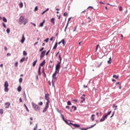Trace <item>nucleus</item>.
Listing matches in <instances>:
<instances>
[{
  "instance_id": "obj_1",
  "label": "nucleus",
  "mask_w": 130,
  "mask_h": 130,
  "mask_svg": "<svg viewBox=\"0 0 130 130\" xmlns=\"http://www.w3.org/2000/svg\"><path fill=\"white\" fill-rule=\"evenodd\" d=\"M27 23H28V19H24V16H21L19 18V24L20 25H22V24H23V25H26Z\"/></svg>"
},
{
  "instance_id": "obj_2",
  "label": "nucleus",
  "mask_w": 130,
  "mask_h": 130,
  "mask_svg": "<svg viewBox=\"0 0 130 130\" xmlns=\"http://www.w3.org/2000/svg\"><path fill=\"white\" fill-rule=\"evenodd\" d=\"M57 74L58 73H56V72H55L52 75V78H53L52 80V86H54V82H55L57 80V78H56V75H57Z\"/></svg>"
},
{
  "instance_id": "obj_3",
  "label": "nucleus",
  "mask_w": 130,
  "mask_h": 130,
  "mask_svg": "<svg viewBox=\"0 0 130 130\" xmlns=\"http://www.w3.org/2000/svg\"><path fill=\"white\" fill-rule=\"evenodd\" d=\"M60 63H61L60 61L58 62L56 66L55 73H56L57 74H58V73H59V70H60Z\"/></svg>"
},
{
  "instance_id": "obj_4",
  "label": "nucleus",
  "mask_w": 130,
  "mask_h": 130,
  "mask_svg": "<svg viewBox=\"0 0 130 130\" xmlns=\"http://www.w3.org/2000/svg\"><path fill=\"white\" fill-rule=\"evenodd\" d=\"M32 108H34V109H35V110H36V111H39V110H40V107H39V106L38 105H36V104H34L32 103Z\"/></svg>"
},
{
  "instance_id": "obj_5",
  "label": "nucleus",
  "mask_w": 130,
  "mask_h": 130,
  "mask_svg": "<svg viewBox=\"0 0 130 130\" xmlns=\"http://www.w3.org/2000/svg\"><path fill=\"white\" fill-rule=\"evenodd\" d=\"M4 87H5L4 91L5 92H8L9 91V83H8V81H5Z\"/></svg>"
},
{
  "instance_id": "obj_6",
  "label": "nucleus",
  "mask_w": 130,
  "mask_h": 130,
  "mask_svg": "<svg viewBox=\"0 0 130 130\" xmlns=\"http://www.w3.org/2000/svg\"><path fill=\"white\" fill-rule=\"evenodd\" d=\"M45 53H46V51H43L41 52L40 55V59H42V58L44 57L45 55Z\"/></svg>"
},
{
  "instance_id": "obj_7",
  "label": "nucleus",
  "mask_w": 130,
  "mask_h": 130,
  "mask_svg": "<svg viewBox=\"0 0 130 130\" xmlns=\"http://www.w3.org/2000/svg\"><path fill=\"white\" fill-rule=\"evenodd\" d=\"M106 119H107V115H104L100 120V122H102V121H104Z\"/></svg>"
},
{
  "instance_id": "obj_8",
  "label": "nucleus",
  "mask_w": 130,
  "mask_h": 130,
  "mask_svg": "<svg viewBox=\"0 0 130 130\" xmlns=\"http://www.w3.org/2000/svg\"><path fill=\"white\" fill-rule=\"evenodd\" d=\"M45 99H46L47 101H49V94L48 93L45 94Z\"/></svg>"
},
{
  "instance_id": "obj_9",
  "label": "nucleus",
  "mask_w": 130,
  "mask_h": 130,
  "mask_svg": "<svg viewBox=\"0 0 130 130\" xmlns=\"http://www.w3.org/2000/svg\"><path fill=\"white\" fill-rule=\"evenodd\" d=\"M70 124L73 125V126H75V127H80V124H73V123H72V122H70Z\"/></svg>"
},
{
  "instance_id": "obj_10",
  "label": "nucleus",
  "mask_w": 130,
  "mask_h": 130,
  "mask_svg": "<svg viewBox=\"0 0 130 130\" xmlns=\"http://www.w3.org/2000/svg\"><path fill=\"white\" fill-rule=\"evenodd\" d=\"M25 35L23 34L22 35V39L21 40V43H24V42H25Z\"/></svg>"
},
{
  "instance_id": "obj_11",
  "label": "nucleus",
  "mask_w": 130,
  "mask_h": 130,
  "mask_svg": "<svg viewBox=\"0 0 130 130\" xmlns=\"http://www.w3.org/2000/svg\"><path fill=\"white\" fill-rule=\"evenodd\" d=\"M95 125H96V124H94V125H91L90 127H88V128H92V127H94V126H95ZM80 129L86 130V129H88V128L87 129H86L85 128H81Z\"/></svg>"
},
{
  "instance_id": "obj_12",
  "label": "nucleus",
  "mask_w": 130,
  "mask_h": 130,
  "mask_svg": "<svg viewBox=\"0 0 130 130\" xmlns=\"http://www.w3.org/2000/svg\"><path fill=\"white\" fill-rule=\"evenodd\" d=\"M11 105V103H5V108H9L10 107V106Z\"/></svg>"
},
{
  "instance_id": "obj_13",
  "label": "nucleus",
  "mask_w": 130,
  "mask_h": 130,
  "mask_svg": "<svg viewBox=\"0 0 130 130\" xmlns=\"http://www.w3.org/2000/svg\"><path fill=\"white\" fill-rule=\"evenodd\" d=\"M54 21H55V18H52L50 22L51 23H52V24H53V25H54V24H55V22H54Z\"/></svg>"
},
{
  "instance_id": "obj_14",
  "label": "nucleus",
  "mask_w": 130,
  "mask_h": 130,
  "mask_svg": "<svg viewBox=\"0 0 130 130\" xmlns=\"http://www.w3.org/2000/svg\"><path fill=\"white\" fill-rule=\"evenodd\" d=\"M71 18H69L68 19V23H67V26L65 28V29H64V31H67V28H68V26H69V23L70 22V21H71Z\"/></svg>"
},
{
  "instance_id": "obj_15",
  "label": "nucleus",
  "mask_w": 130,
  "mask_h": 130,
  "mask_svg": "<svg viewBox=\"0 0 130 130\" xmlns=\"http://www.w3.org/2000/svg\"><path fill=\"white\" fill-rule=\"evenodd\" d=\"M41 67L39 66V70H38V75L39 76H41Z\"/></svg>"
},
{
  "instance_id": "obj_16",
  "label": "nucleus",
  "mask_w": 130,
  "mask_h": 130,
  "mask_svg": "<svg viewBox=\"0 0 130 130\" xmlns=\"http://www.w3.org/2000/svg\"><path fill=\"white\" fill-rule=\"evenodd\" d=\"M45 64V60H44L42 63H40V67L41 68V67H43Z\"/></svg>"
},
{
  "instance_id": "obj_17",
  "label": "nucleus",
  "mask_w": 130,
  "mask_h": 130,
  "mask_svg": "<svg viewBox=\"0 0 130 130\" xmlns=\"http://www.w3.org/2000/svg\"><path fill=\"white\" fill-rule=\"evenodd\" d=\"M94 116H95V114H92L91 116L90 119H91L92 121H94V120H95V118H94Z\"/></svg>"
},
{
  "instance_id": "obj_18",
  "label": "nucleus",
  "mask_w": 130,
  "mask_h": 130,
  "mask_svg": "<svg viewBox=\"0 0 130 130\" xmlns=\"http://www.w3.org/2000/svg\"><path fill=\"white\" fill-rule=\"evenodd\" d=\"M81 101H80V103H83V102H84V101H85L86 100V99H85V98L81 96Z\"/></svg>"
},
{
  "instance_id": "obj_19",
  "label": "nucleus",
  "mask_w": 130,
  "mask_h": 130,
  "mask_svg": "<svg viewBox=\"0 0 130 130\" xmlns=\"http://www.w3.org/2000/svg\"><path fill=\"white\" fill-rule=\"evenodd\" d=\"M107 62L108 63H109V64H110L111 62H112V59H111V57L109 58V60H108Z\"/></svg>"
},
{
  "instance_id": "obj_20",
  "label": "nucleus",
  "mask_w": 130,
  "mask_h": 130,
  "mask_svg": "<svg viewBox=\"0 0 130 130\" xmlns=\"http://www.w3.org/2000/svg\"><path fill=\"white\" fill-rule=\"evenodd\" d=\"M17 91H18V92H21V91H22V87H21V85H20V86L17 88Z\"/></svg>"
},
{
  "instance_id": "obj_21",
  "label": "nucleus",
  "mask_w": 130,
  "mask_h": 130,
  "mask_svg": "<svg viewBox=\"0 0 130 130\" xmlns=\"http://www.w3.org/2000/svg\"><path fill=\"white\" fill-rule=\"evenodd\" d=\"M36 63H37V59H36V60L35 61H34L32 63V66L35 67L36 66Z\"/></svg>"
},
{
  "instance_id": "obj_22",
  "label": "nucleus",
  "mask_w": 130,
  "mask_h": 130,
  "mask_svg": "<svg viewBox=\"0 0 130 130\" xmlns=\"http://www.w3.org/2000/svg\"><path fill=\"white\" fill-rule=\"evenodd\" d=\"M44 23H45V20H43L42 22L41 23L40 26L43 27V25H44Z\"/></svg>"
},
{
  "instance_id": "obj_23",
  "label": "nucleus",
  "mask_w": 130,
  "mask_h": 130,
  "mask_svg": "<svg viewBox=\"0 0 130 130\" xmlns=\"http://www.w3.org/2000/svg\"><path fill=\"white\" fill-rule=\"evenodd\" d=\"M56 47H57V42H56L54 46L53 49H56Z\"/></svg>"
},
{
  "instance_id": "obj_24",
  "label": "nucleus",
  "mask_w": 130,
  "mask_h": 130,
  "mask_svg": "<svg viewBox=\"0 0 130 130\" xmlns=\"http://www.w3.org/2000/svg\"><path fill=\"white\" fill-rule=\"evenodd\" d=\"M46 107L48 108L49 107V101H47V102L46 103Z\"/></svg>"
},
{
  "instance_id": "obj_25",
  "label": "nucleus",
  "mask_w": 130,
  "mask_h": 130,
  "mask_svg": "<svg viewBox=\"0 0 130 130\" xmlns=\"http://www.w3.org/2000/svg\"><path fill=\"white\" fill-rule=\"evenodd\" d=\"M47 11H49V9L47 8V10H45L42 13V15H44V14H45V13H46V12H47Z\"/></svg>"
},
{
  "instance_id": "obj_26",
  "label": "nucleus",
  "mask_w": 130,
  "mask_h": 130,
  "mask_svg": "<svg viewBox=\"0 0 130 130\" xmlns=\"http://www.w3.org/2000/svg\"><path fill=\"white\" fill-rule=\"evenodd\" d=\"M3 20L4 21V22H5V23H7L8 22V20H7V18H6V17H3Z\"/></svg>"
},
{
  "instance_id": "obj_27",
  "label": "nucleus",
  "mask_w": 130,
  "mask_h": 130,
  "mask_svg": "<svg viewBox=\"0 0 130 130\" xmlns=\"http://www.w3.org/2000/svg\"><path fill=\"white\" fill-rule=\"evenodd\" d=\"M113 77L115 78V79H118V78H119V77L118 76H116V75H113Z\"/></svg>"
},
{
  "instance_id": "obj_28",
  "label": "nucleus",
  "mask_w": 130,
  "mask_h": 130,
  "mask_svg": "<svg viewBox=\"0 0 130 130\" xmlns=\"http://www.w3.org/2000/svg\"><path fill=\"white\" fill-rule=\"evenodd\" d=\"M72 108L74 109V111H75V110H77V107L75 106H72Z\"/></svg>"
},
{
  "instance_id": "obj_29",
  "label": "nucleus",
  "mask_w": 130,
  "mask_h": 130,
  "mask_svg": "<svg viewBox=\"0 0 130 130\" xmlns=\"http://www.w3.org/2000/svg\"><path fill=\"white\" fill-rule=\"evenodd\" d=\"M25 61V57H23L20 60V62H23V61Z\"/></svg>"
},
{
  "instance_id": "obj_30",
  "label": "nucleus",
  "mask_w": 130,
  "mask_h": 130,
  "mask_svg": "<svg viewBox=\"0 0 130 130\" xmlns=\"http://www.w3.org/2000/svg\"><path fill=\"white\" fill-rule=\"evenodd\" d=\"M113 108L115 107V108L114 109V110H116V109H117V106H116L115 104H113Z\"/></svg>"
},
{
  "instance_id": "obj_31",
  "label": "nucleus",
  "mask_w": 130,
  "mask_h": 130,
  "mask_svg": "<svg viewBox=\"0 0 130 130\" xmlns=\"http://www.w3.org/2000/svg\"><path fill=\"white\" fill-rule=\"evenodd\" d=\"M48 108H47V107H45V108L44 109L43 111V112L44 113V112H46V110H47V109Z\"/></svg>"
},
{
  "instance_id": "obj_32",
  "label": "nucleus",
  "mask_w": 130,
  "mask_h": 130,
  "mask_svg": "<svg viewBox=\"0 0 130 130\" xmlns=\"http://www.w3.org/2000/svg\"><path fill=\"white\" fill-rule=\"evenodd\" d=\"M19 7H20V8H23V3L21 2L19 4Z\"/></svg>"
},
{
  "instance_id": "obj_33",
  "label": "nucleus",
  "mask_w": 130,
  "mask_h": 130,
  "mask_svg": "<svg viewBox=\"0 0 130 130\" xmlns=\"http://www.w3.org/2000/svg\"><path fill=\"white\" fill-rule=\"evenodd\" d=\"M10 31L11 30H10V28H7L6 30L7 33H8V34H9V33H10Z\"/></svg>"
},
{
  "instance_id": "obj_34",
  "label": "nucleus",
  "mask_w": 130,
  "mask_h": 130,
  "mask_svg": "<svg viewBox=\"0 0 130 130\" xmlns=\"http://www.w3.org/2000/svg\"><path fill=\"white\" fill-rule=\"evenodd\" d=\"M23 55L26 56V55H27V53L25 51H23Z\"/></svg>"
},
{
  "instance_id": "obj_35",
  "label": "nucleus",
  "mask_w": 130,
  "mask_h": 130,
  "mask_svg": "<svg viewBox=\"0 0 130 130\" xmlns=\"http://www.w3.org/2000/svg\"><path fill=\"white\" fill-rule=\"evenodd\" d=\"M4 113V110L0 109V114H3Z\"/></svg>"
},
{
  "instance_id": "obj_36",
  "label": "nucleus",
  "mask_w": 130,
  "mask_h": 130,
  "mask_svg": "<svg viewBox=\"0 0 130 130\" xmlns=\"http://www.w3.org/2000/svg\"><path fill=\"white\" fill-rule=\"evenodd\" d=\"M61 43H62V44L64 46V43H65V42H64V40L63 39L61 41Z\"/></svg>"
},
{
  "instance_id": "obj_37",
  "label": "nucleus",
  "mask_w": 130,
  "mask_h": 130,
  "mask_svg": "<svg viewBox=\"0 0 130 130\" xmlns=\"http://www.w3.org/2000/svg\"><path fill=\"white\" fill-rule=\"evenodd\" d=\"M38 105H40V106L43 105V103L42 102H40L38 103Z\"/></svg>"
},
{
  "instance_id": "obj_38",
  "label": "nucleus",
  "mask_w": 130,
  "mask_h": 130,
  "mask_svg": "<svg viewBox=\"0 0 130 130\" xmlns=\"http://www.w3.org/2000/svg\"><path fill=\"white\" fill-rule=\"evenodd\" d=\"M19 83H22V82H23V78H20V79H19Z\"/></svg>"
},
{
  "instance_id": "obj_39",
  "label": "nucleus",
  "mask_w": 130,
  "mask_h": 130,
  "mask_svg": "<svg viewBox=\"0 0 130 130\" xmlns=\"http://www.w3.org/2000/svg\"><path fill=\"white\" fill-rule=\"evenodd\" d=\"M36 11H38V7L36 6L35 8V12H36Z\"/></svg>"
},
{
  "instance_id": "obj_40",
  "label": "nucleus",
  "mask_w": 130,
  "mask_h": 130,
  "mask_svg": "<svg viewBox=\"0 0 130 130\" xmlns=\"http://www.w3.org/2000/svg\"><path fill=\"white\" fill-rule=\"evenodd\" d=\"M98 47H99V44L96 45L95 51H97V50H98Z\"/></svg>"
},
{
  "instance_id": "obj_41",
  "label": "nucleus",
  "mask_w": 130,
  "mask_h": 130,
  "mask_svg": "<svg viewBox=\"0 0 130 130\" xmlns=\"http://www.w3.org/2000/svg\"><path fill=\"white\" fill-rule=\"evenodd\" d=\"M48 40H49V38H47L46 40H44L45 42H46V43H47V42H48Z\"/></svg>"
},
{
  "instance_id": "obj_42",
  "label": "nucleus",
  "mask_w": 130,
  "mask_h": 130,
  "mask_svg": "<svg viewBox=\"0 0 130 130\" xmlns=\"http://www.w3.org/2000/svg\"><path fill=\"white\" fill-rule=\"evenodd\" d=\"M111 112H112L111 111L108 112L107 114L106 115H107V116H108V115H110V114H111Z\"/></svg>"
},
{
  "instance_id": "obj_43",
  "label": "nucleus",
  "mask_w": 130,
  "mask_h": 130,
  "mask_svg": "<svg viewBox=\"0 0 130 130\" xmlns=\"http://www.w3.org/2000/svg\"><path fill=\"white\" fill-rule=\"evenodd\" d=\"M64 121H65V122L67 124H69V125H71V124H70V123H69V122H68V121L67 120H64Z\"/></svg>"
},
{
  "instance_id": "obj_44",
  "label": "nucleus",
  "mask_w": 130,
  "mask_h": 130,
  "mask_svg": "<svg viewBox=\"0 0 130 130\" xmlns=\"http://www.w3.org/2000/svg\"><path fill=\"white\" fill-rule=\"evenodd\" d=\"M68 105H72V103H71V101L68 102Z\"/></svg>"
},
{
  "instance_id": "obj_45",
  "label": "nucleus",
  "mask_w": 130,
  "mask_h": 130,
  "mask_svg": "<svg viewBox=\"0 0 130 130\" xmlns=\"http://www.w3.org/2000/svg\"><path fill=\"white\" fill-rule=\"evenodd\" d=\"M67 15H68V13H67V12H64V13H63V16H64V17H66Z\"/></svg>"
},
{
  "instance_id": "obj_46",
  "label": "nucleus",
  "mask_w": 130,
  "mask_h": 130,
  "mask_svg": "<svg viewBox=\"0 0 130 130\" xmlns=\"http://www.w3.org/2000/svg\"><path fill=\"white\" fill-rule=\"evenodd\" d=\"M59 58L60 62H61V56H60V55H59Z\"/></svg>"
},
{
  "instance_id": "obj_47",
  "label": "nucleus",
  "mask_w": 130,
  "mask_h": 130,
  "mask_svg": "<svg viewBox=\"0 0 130 130\" xmlns=\"http://www.w3.org/2000/svg\"><path fill=\"white\" fill-rule=\"evenodd\" d=\"M54 39V37H51V38L50 39V41H52Z\"/></svg>"
},
{
  "instance_id": "obj_48",
  "label": "nucleus",
  "mask_w": 130,
  "mask_h": 130,
  "mask_svg": "<svg viewBox=\"0 0 130 130\" xmlns=\"http://www.w3.org/2000/svg\"><path fill=\"white\" fill-rule=\"evenodd\" d=\"M18 63H18V62H16L15 63V67H18Z\"/></svg>"
},
{
  "instance_id": "obj_49",
  "label": "nucleus",
  "mask_w": 130,
  "mask_h": 130,
  "mask_svg": "<svg viewBox=\"0 0 130 130\" xmlns=\"http://www.w3.org/2000/svg\"><path fill=\"white\" fill-rule=\"evenodd\" d=\"M44 49V47H42V48L40 49V52H41V51H42V50H43Z\"/></svg>"
},
{
  "instance_id": "obj_50",
  "label": "nucleus",
  "mask_w": 130,
  "mask_h": 130,
  "mask_svg": "<svg viewBox=\"0 0 130 130\" xmlns=\"http://www.w3.org/2000/svg\"><path fill=\"white\" fill-rule=\"evenodd\" d=\"M3 25L4 28H7V26H6V24H5V23H3Z\"/></svg>"
},
{
  "instance_id": "obj_51",
  "label": "nucleus",
  "mask_w": 130,
  "mask_h": 130,
  "mask_svg": "<svg viewBox=\"0 0 130 130\" xmlns=\"http://www.w3.org/2000/svg\"><path fill=\"white\" fill-rule=\"evenodd\" d=\"M7 56H11V53H8L7 54Z\"/></svg>"
},
{
  "instance_id": "obj_52",
  "label": "nucleus",
  "mask_w": 130,
  "mask_h": 130,
  "mask_svg": "<svg viewBox=\"0 0 130 130\" xmlns=\"http://www.w3.org/2000/svg\"><path fill=\"white\" fill-rule=\"evenodd\" d=\"M119 11H120V12H121V11H122V7H119Z\"/></svg>"
},
{
  "instance_id": "obj_53",
  "label": "nucleus",
  "mask_w": 130,
  "mask_h": 130,
  "mask_svg": "<svg viewBox=\"0 0 130 130\" xmlns=\"http://www.w3.org/2000/svg\"><path fill=\"white\" fill-rule=\"evenodd\" d=\"M61 117H62L63 120L64 121V120H64V116H63V115H61Z\"/></svg>"
},
{
  "instance_id": "obj_54",
  "label": "nucleus",
  "mask_w": 130,
  "mask_h": 130,
  "mask_svg": "<svg viewBox=\"0 0 130 130\" xmlns=\"http://www.w3.org/2000/svg\"><path fill=\"white\" fill-rule=\"evenodd\" d=\"M50 51V50H48L47 52L46 53V55H48V53H49Z\"/></svg>"
},
{
  "instance_id": "obj_55",
  "label": "nucleus",
  "mask_w": 130,
  "mask_h": 130,
  "mask_svg": "<svg viewBox=\"0 0 130 130\" xmlns=\"http://www.w3.org/2000/svg\"><path fill=\"white\" fill-rule=\"evenodd\" d=\"M26 111H27V112H29V109H28V107H26Z\"/></svg>"
},
{
  "instance_id": "obj_56",
  "label": "nucleus",
  "mask_w": 130,
  "mask_h": 130,
  "mask_svg": "<svg viewBox=\"0 0 130 130\" xmlns=\"http://www.w3.org/2000/svg\"><path fill=\"white\" fill-rule=\"evenodd\" d=\"M66 108L67 109H70V106H67L66 107Z\"/></svg>"
},
{
  "instance_id": "obj_57",
  "label": "nucleus",
  "mask_w": 130,
  "mask_h": 130,
  "mask_svg": "<svg viewBox=\"0 0 130 130\" xmlns=\"http://www.w3.org/2000/svg\"><path fill=\"white\" fill-rule=\"evenodd\" d=\"M88 19H89V21H88V23H90V22H91V18H90V17H88Z\"/></svg>"
},
{
  "instance_id": "obj_58",
  "label": "nucleus",
  "mask_w": 130,
  "mask_h": 130,
  "mask_svg": "<svg viewBox=\"0 0 130 130\" xmlns=\"http://www.w3.org/2000/svg\"><path fill=\"white\" fill-rule=\"evenodd\" d=\"M19 101H20V102H21V103H22V102H23V101H22V98H20L19 99Z\"/></svg>"
},
{
  "instance_id": "obj_59",
  "label": "nucleus",
  "mask_w": 130,
  "mask_h": 130,
  "mask_svg": "<svg viewBox=\"0 0 130 130\" xmlns=\"http://www.w3.org/2000/svg\"><path fill=\"white\" fill-rule=\"evenodd\" d=\"M100 5H104V3L102 2H100Z\"/></svg>"
},
{
  "instance_id": "obj_60",
  "label": "nucleus",
  "mask_w": 130,
  "mask_h": 130,
  "mask_svg": "<svg viewBox=\"0 0 130 130\" xmlns=\"http://www.w3.org/2000/svg\"><path fill=\"white\" fill-rule=\"evenodd\" d=\"M86 13V10H84L83 11H82V12H81V14H83V13Z\"/></svg>"
},
{
  "instance_id": "obj_61",
  "label": "nucleus",
  "mask_w": 130,
  "mask_h": 130,
  "mask_svg": "<svg viewBox=\"0 0 130 130\" xmlns=\"http://www.w3.org/2000/svg\"><path fill=\"white\" fill-rule=\"evenodd\" d=\"M31 24H33V25H34L35 27H36V24H35V23H31Z\"/></svg>"
},
{
  "instance_id": "obj_62",
  "label": "nucleus",
  "mask_w": 130,
  "mask_h": 130,
  "mask_svg": "<svg viewBox=\"0 0 130 130\" xmlns=\"http://www.w3.org/2000/svg\"><path fill=\"white\" fill-rule=\"evenodd\" d=\"M74 102H78V100H74Z\"/></svg>"
},
{
  "instance_id": "obj_63",
  "label": "nucleus",
  "mask_w": 130,
  "mask_h": 130,
  "mask_svg": "<svg viewBox=\"0 0 130 130\" xmlns=\"http://www.w3.org/2000/svg\"><path fill=\"white\" fill-rule=\"evenodd\" d=\"M114 113H115V112H114L113 113V114L112 115V116H111V117H110L111 118L113 116V115H114Z\"/></svg>"
},
{
  "instance_id": "obj_64",
  "label": "nucleus",
  "mask_w": 130,
  "mask_h": 130,
  "mask_svg": "<svg viewBox=\"0 0 130 130\" xmlns=\"http://www.w3.org/2000/svg\"><path fill=\"white\" fill-rule=\"evenodd\" d=\"M37 44H38V42H36L34 45H37Z\"/></svg>"
}]
</instances>
